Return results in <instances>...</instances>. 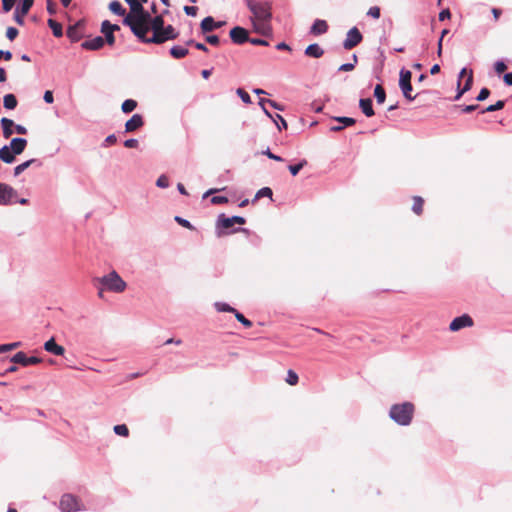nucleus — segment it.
<instances>
[{
	"instance_id": "obj_45",
	"label": "nucleus",
	"mask_w": 512,
	"mask_h": 512,
	"mask_svg": "<svg viewBox=\"0 0 512 512\" xmlns=\"http://www.w3.org/2000/svg\"><path fill=\"white\" fill-rule=\"evenodd\" d=\"M353 61L354 63H345V64H342L340 67H339V71H344V72H347V71H352L355 67V64L357 63L358 61V58L357 56L354 54L353 55Z\"/></svg>"
},
{
	"instance_id": "obj_36",
	"label": "nucleus",
	"mask_w": 512,
	"mask_h": 512,
	"mask_svg": "<svg viewBox=\"0 0 512 512\" xmlns=\"http://www.w3.org/2000/svg\"><path fill=\"white\" fill-rule=\"evenodd\" d=\"M34 162H35V159H30V160H27V161H25V162H23V163L19 164L18 166H16V167L14 168V175H15V176L20 175V174H21L22 172H24L27 168H29V167L32 165V163H34Z\"/></svg>"
},
{
	"instance_id": "obj_7",
	"label": "nucleus",
	"mask_w": 512,
	"mask_h": 512,
	"mask_svg": "<svg viewBox=\"0 0 512 512\" xmlns=\"http://www.w3.org/2000/svg\"><path fill=\"white\" fill-rule=\"evenodd\" d=\"M363 40V36L357 27L351 28L346 35V39L343 42V47L346 50H351L359 45Z\"/></svg>"
},
{
	"instance_id": "obj_43",
	"label": "nucleus",
	"mask_w": 512,
	"mask_h": 512,
	"mask_svg": "<svg viewBox=\"0 0 512 512\" xmlns=\"http://www.w3.org/2000/svg\"><path fill=\"white\" fill-rule=\"evenodd\" d=\"M114 432L117 435L123 436V437H127L129 435V429L125 424H120V425L114 426Z\"/></svg>"
},
{
	"instance_id": "obj_60",
	"label": "nucleus",
	"mask_w": 512,
	"mask_h": 512,
	"mask_svg": "<svg viewBox=\"0 0 512 512\" xmlns=\"http://www.w3.org/2000/svg\"><path fill=\"white\" fill-rule=\"evenodd\" d=\"M251 44L253 45H260V46H268L269 43L264 40V39H260V38H249V41Z\"/></svg>"
},
{
	"instance_id": "obj_38",
	"label": "nucleus",
	"mask_w": 512,
	"mask_h": 512,
	"mask_svg": "<svg viewBox=\"0 0 512 512\" xmlns=\"http://www.w3.org/2000/svg\"><path fill=\"white\" fill-rule=\"evenodd\" d=\"M401 90H402V93L404 95V97L409 100V101H412L416 98V95H412L411 92H412V85L411 83L410 84H403V85H399Z\"/></svg>"
},
{
	"instance_id": "obj_40",
	"label": "nucleus",
	"mask_w": 512,
	"mask_h": 512,
	"mask_svg": "<svg viewBox=\"0 0 512 512\" xmlns=\"http://www.w3.org/2000/svg\"><path fill=\"white\" fill-rule=\"evenodd\" d=\"M217 226L219 228L221 227L223 229H229V228L233 227V223L231 222L230 218H226V217H224V215H221L218 218Z\"/></svg>"
},
{
	"instance_id": "obj_57",
	"label": "nucleus",
	"mask_w": 512,
	"mask_h": 512,
	"mask_svg": "<svg viewBox=\"0 0 512 512\" xmlns=\"http://www.w3.org/2000/svg\"><path fill=\"white\" fill-rule=\"evenodd\" d=\"M205 40L213 46H217L220 43V39L217 35H208Z\"/></svg>"
},
{
	"instance_id": "obj_20",
	"label": "nucleus",
	"mask_w": 512,
	"mask_h": 512,
	"mask_svg": "<svg viewBox=\"0 0 512 512\" xmlns=\"http://www.w3.org/2000/svg\"><path fill=\"white\" fill-rule=\"evenodd\" d=\"M104 45V39L101 36H97L93 39L84 41L81 46L86 50H98Z\"/></svg>"
},
{
	"instance_id": "obj_30",
	"label": "nucleus",
	"mask_w": 512,
	"mask_h": 512,
	"mask_svg": "<svg viewBox=\"0 0 512 512\" xmlns=\"http://www.w3.org/2000/svg\"><path fill=\"white\" fill-rule=\"evenodd\" d=\"M48 26L52 29L55 37H61L63 35L62 25L54 19L48 20Z\"/></svg>"
},
{
	"instance_id": "obj_34",
	"label": "nucleus",
	"mask_w": 512,
	"mask_h": 512,
	"mask_svg": "<svg viewBox=\"0 0 512 512\" xmlns=\"http://www.w3.org/2000/svg\"><path fill=\"white\" fill-rule=\"evenodd\" d=\"M137 107V102L133 99H127L125 100L122 105L121 109L124 113H130Z\"/></svg>"
},
{
	"instance_id": "obj_21",
	"label": "nucleus",
	"mask_w": 512,
	"mask_h": 512,
	"mask_svg": "<svg viewBox=\"0 0 512 512\" xmlns=\"http://www.w3.org/2000/svg\"><path fill=\"white\" fill-rule=\"evenodd\" d=\"M328 31V24L325 20L317 19L311 26V34L318 36L325 34Z\"/></svg>"
},
{
	"instance_id": "obj_48",
	"label": "nucleus",
	"mask_w": 512,
	"mask_h": 512,
	"mask_svg": "<svg viewBox=\"0 0 512 512\" xmlns=\"http://www.w3.org/2000/svg\"><path fill=\"white\" fill-rule=\"evenodd\" d=\"M216 309L220 312H232L235 313L236 309L226 303H216Z\"/></svg>"
},
{
	"instance_id": "obj_37",
	"label": "nucleus",
	"mask_w": 512,
	"mask_h": 512,
	"mask_svg": "<svg viewBox=\"0 0 512 512\" xmlns=\"http://www.w3.org/2000/svg\"><path fill=\"white\" fill-rule=\"evenodd\" d=\"M411 78H412V73L409 70L402 69L400 71L399 85L410 84Z\"/></svg>"
},
{
	"instance_id": "obj_5",
	"label": "nucleus",
	"mask_w": 512,
	"mask_h": 512,
	"mask_svg": "<svg viewBox=\"0 0 512 512\" xmlns=\"http://www.w3.org/2000/svg\"><path fill=\"white\" fill-rule=\"evenodd\" d=\"M179 32L172 25L164 26L163 30L160 31L155 37H149L144 34L142 38H138L143 43L162 44L168 40H174L178 38Z\"/></svg>"
},
{
	"instance_id": "obj_32",
	"label": "nucleus",
	"mask_w": 512,
	"mask_h": 512,
	"mask_svg": "<svg viewBox=\"0 0 512 512\" xmlns=\"http://www.w3.org/2000/svg\"><path fill=\"white\" fill-rule=\"evenodd\" d=\"M374 96L379 104L384 103V101L386 99V92H385L384 88L382 87V85H380V84L376 85L375 90H374Z\"/></svg>"
},
{
	"instance_id": "obj_53",
	"label": "nucleus",
	"mask_w": 512,
	"mask_h": 512,
	"mask_svg": "<svg viewBox=\"0 0 512 512\" xmlns=\"http://www.w3.org/2000/svg\"><path fill=\"white\" fill-rule=\"evenodd\" d=\"M19 345H20L19 342L0 345V353L13 350V349L19 347Z\"/></svg>"
},
{
	"instance_id": "obj_64",
	"label": "nucleus",
	"mask_w": 512,
	"mask_h": 512,
	"mask_svg": "<svg viewBox=\"0 0 512 512\" xmlns=\"http://www.w3.org/2000/svg\"><path fill=\"white\" fill-rule=\"evenodd\" d=\"M124 146L126 148H137L138 147V140L137 139H128L124 142Z\"/></svg>"
},
{
	"instance_id": "obj_15",
	"label": "nucleus",
	"mask_w": 512,
	"mask_h": 512,
	"mask_svg": "<svg viewBox=\"0 0 512 512\" xmlns=\"http://www.w3.org/2000/svg\"><path fill=\"white\" fill-rule=\"evenodd\" d=\"M225 22H216L213 17H205L200 24L202 33L206 34L224 25Z\"/></svg>"
},
{
	"instance_id": "obj_16",
	"label": "nucleus",
	"mask_w": 512,
	"mask_h": 512,
	"mask_svg": "<svg viewBox=\"0 0 512 512\" xmlns=\"http://www.w3.org/2000/svg\"><path fill=\"white\" fill-rule=\"evenodd\" d=\"M33 2L34 0H23L21 9L15 11L14 19L19 25L24 24V16L28 14Z\"/></svg>"
},
{
	"instance_id": "obj_61",
	"label": "nucleus",
	"mask_w": 512,
	"mask_h": 512,
	"mask_svg": "<svg viewBox=\"0 0 512 512\" xmlns=\"http://www.w3.org/2000/svg\"><path fill=\"white\" fill-rule=\"evenodd\" d=\"M211 202L213 204H224L228 202V198L225 196H213Z\"/></svg>"
},
{
	"instance_id": "obj_58",
	"label": "nucleus",
	"mask_w": 512,
	"mask_h": 512,
	"mask_svg": "<svg viewBox=\"0 0 512 512\" xmlns=\"http://www.w3.org/2000/svg\"><path fill=\"white\" fill-rule=\"evenodd\" d=\"M16 0H2L3 10L9 12L14 6Z\"/></svg>"
},
{
	"instance_id": "obj_23",
	"label": "nucleus",
	"mask_w": 512,
	"mask_h": 512,
	"mask_svg": "<svg viewBox=\"0 0 512 512\" xmlns=\"http://www.w3.org/2000/svg\"><path fill=\"white\" fill-rule=\"evenodd\" d=\"M324 54V50L316 43L310 44L305 49V55L312 58H320Z\"/></svg>"
},
{
	"instance_id": "obj_2",
	"label": "nucleus",
	"mask_w": 512,
	"mask_h": 512,
	"mask_svg": "<svg viewBox=\"0 0 512 512\" xmlns=\"http://www.w3.org/2000/svg\"><path fill=\"white\" fill-rule=\"evenodd\" d=\"M415 412V406L411 402L394 404L389 411L390 418L401 426L411 424Z\"/></svg>"
},
{
	"instance_id": "obj_18",
	"label": "nucleus",
	"mask_w": 512,
	"mask_h": 512,
	"mask_svg": "<svg viewBox=\"0 0 512 512\" xmlns=\"http://www.w3.org/2000/svg\"><path fill=\"white\" fill-rule=\"evenodd\" d=\"M44 349L49 352V353H52L54 355H57V356H61L64 354L65 352V349L63 346L61 345H58L56 342H55V339L54 338H51L49 339L48 341L45 342L44 344Z\"/></svg>"
},
{
	"instance_id": "obj_19",
	"label": "nucleus",
	"mask_w": 512,
	"mask_h": 512,
	"mask_svg": "<svg viewBox=\"0 0 512 512\" xmlns=\"http://www.w3.org/2000/svg\"><path fill=\"white\" fill-rule=\"evenodd\" d=\"M27 146V140L24 138H13L10 142V149L14 155H20Z\"/></svg>"
},
{
	"instance_id": "obj_33",
	"label": "nucleus",
	"mask_w": 512,
	"mask_h": 512,
	"mask_svg": "<svg viewBox=\"0 0 512 512\" xmlns=\"http://www.w3.org/2000/svg\"><path fill=\"white\" fill-rule=\"evenodd\" d=\"M285 382L290 386L297 385L299 382V377L297 373L294 370L289 369L287 371V377L285 378Z\"/></svg>"
},
{
	"instance_id": "obj_49",
	"label": "nucleus",
	"mask_w": 512,
	"mask_h": 512,
	"mask_svg": "<svg viewBox=\"0 0 512 512\" xmlns=\"http://www.w3.org/2000/svg\"><path fill=\"white\" fill-rule=\"evenodd\" d=\"M175 221H176L179 225H181L182 227H185V228H187V229H189V230H194V229H195V227H194V226H193V225H192L188 220L183 219V218H181V217H179V216H176V217H175Z\"/></svg>"
},
{
	"instance_id": "obj_14",
	"label": "nucleus",
	"mask_w": 512,
	"mask_h": 512,
	"mask_svg": "<svg viewBox=\"0 0 512 512\" xmlns=\"http://www.w3.org/2000/svg\"><path fill=\"white\" fill-rule=\"evenodd\" d=\"M254 31L263 35L269 36L272 34L271 21L266 20H252Z\"/></svg>"
},
{
	"instance_id": "obj_55",
	"label": "nucleus",
	"mask_w": 512,
	"mask_h": 512,
	"mask_svg": "<svg viewBox=\"0 0 512 512\" xmlns=\"http://www.w3.org/2000/svg\"><path fill=\"white\" fill-rule=\"evenodd\" d=\"M494 69H495L496 73L501 74L507 70V66L503 61H497L494 64Z\"/></svg>"
},
{
	"instance_id": "obj_63",
	"label": "nucleus",
	"mask_w": 512,
	"mask_h": 512,
	"mask_svg": "<svg viewBox=\"0 0 512 512\" xmlns=\"http://www.w3.org/2000/svg\"><path fill=\"white\" fill-rule=\"evenodd\" d=\"M102 24H104V27L110 29L112 32L120 30V27L117 24H112L108 20L103 21Z\"/></svg>"
},
{
	"instance_id": "obj_54",
	"label": "nucleus",
	"mask_w": 512,
	"mask_h": 512,
	"mask_svg": "<svg viewBox=\"0 0 512 512\" xmlns=\"http://www.w3.org/2000/svg\"><path fill=\"white\" fill-rule=\"evenodd\" d=\"M367 15L371 16L374 19L380 18V8L378 6L370 7L367 12Z\"/></svg>"
},
{
	"instance_id": "obj_4",
	"label": "nucleus",
	"mask_w": 512,
	"mask_h": 512,
	"mask_svg": "<svg viewBox=\"0 0 512 512\" xmlns=\"http://www.w3.org/2000/svg\"><path fill=\"white\" fill-rule=\"evenodd\" d=\"M96 281L99 284H101L105 289L115 293H121L126 288L125 281L119 276V274L116 271H112L101 278H97Z\"/></svg>"
},
{
	"instance_id": "obj_47",
	"label": "nucleus",
	"mask_w": 512,
	"mask_h": 512,
	"mask_svg": "<svg viewBox=\"0 0 512 512\" xmlns=\"http://www.w3.org/2000/svg\"><path fill=\"white\" fill-rule=\"evenodd\" d=\"M336 121L343 124V126H352L356 123V120L351 117H336Z\"/></svg>"
},
{
	"instance_id": "obj_29",
	"label": "nucleus",
	"mask_w": 512,
	"mask_h": 512,
	"mask_svg": "<svg viewBox=\"0 0 512 512\" xmlns=\"http://www.w3.org/2000/svg\"><path fill=\"white\" fill-rule=\"evenodd\" d=\"M18 102L14 94H6L3 98V105L6 109H15Z\"/></svg>"
},
{
	"instance_id": "obj_12",
	"label": "nucleus",
	"mask_w": 512,
	"mask_h": 512,
	"mask_svg": "<svg viewBox=\"0 0 512 512\" xmlns=\"http://www.w3.org/2000/svg\"><path fill=\"white\" fill-rule=\"evenodd\" d=\"M11 361L22 366H29L39 364L41 359L35 356L28 357L24 352L20 351L11 358Z\"/></svg>"
},
{
	"instance_id": "obj_24",
	"label": "nucleus",
	"mask_w": 512,
	"mask_h": 512,
	"mask_svg": "<svg viewBox=\"0 0 512 512\" xmlns=\"http://www.w3.org/2000/svg\"><path fill=\"white\" fill-rule=\"evenodd\" d=\"M359 106H360L362 112L367 117H372L375 114L373 107H372V100L370 98L360 99Z\"/></svg>"
},
{
	"instance_id": "obj_50",
	"label": "nucleus",
	"mask_w": 512,
	"mask_h": 512,
	"mask_svg": "<svg viewBox=\"0 0 512 512\" xmlns=\"http://www.w3.org/2000/svg\"><path fill=\"white\" fill-rule=\"evenodd\" d=\"M18 29L15 27H8L6 30V36L10 41H13L18 36Z\"/></svg>"
},
{
	"instance_id": "obj_10",
	"label": "nucleus",
	"mask_w": 512,
	"mask_h": 512,
	"mask_svg": "<svg viewBox=\"0 0 512 512\" xmlns=\"http://www.w3.org/2000/svg\"><path fill=\"white\" fill-rule=\"evenodd\" d=\"M473 324V319L468 314H463L462 316L456 317L452 320L449 325V329L455 332L465 327H471Z\"/></svg>"
},
{
	"instance_id": "obj_13",
	"label": "nucleus",
	"mask_w": 512,
	"mask_h": 512,
	"mask_svg": "<svg viewBox=\"0 0 512 512\" xmlns=\"http://www.w3.org/2000/svg\"><path fill=\"white\" fill-rule=\"evenodd\" d=\"M147 33L149 31H152V36L155 37L157 34L160 33L161 30L164 28V19L162 15H158L154 18L150 16V19L147 21Z\"/></svg>"
},
{
	"instance_id": "obj_28",
	"label": "nucleus",
	"mask_w": 512,
	"mask_h": 512,
	"mask_svg": "<svg viewBox=\"0 0 512 512\" xmlns=\"http://www.w3.org/2000/svg\"><path fill=\"white\" fill-rule=\"evenodd\" d=\"M189 51L187 48L182 46H173L170 49V55L175 59H182L188 55Z\"/></svg>"
},
{
	"instance_id": "obj_56",
	"label": "nucleus",
	"mask_w": 512,
	"mask_h": 512,
	"mask_svg": "<svg viewBox=\"0 0 512 512\" xmlns=\"http://www.w3.org/2000/svg\"><path fill=\"white\" fill-rule=\"evenodd\" d=\"M490 95V90L488 88H482L477 96L478 101L486 100Z\"/></svg>"
},
{
	"instance_id": "obj_27",
	"label": "nucleus",
	"mask_w": 512,
	"mask_h": 512,
	"mask_svg": "<svg viewBox=\"0 0 512 512\" xmlns=\"http://www.w3.org/2000/svg\"><path fill=\"white\" fill-rule=\"evenodd\" d=\"M412 200V211L418 216L422 215L424 209V199L420 196H414Z\"/></svg>"
},
{
	"instance_id": "obj_52",
	"label": "nucleus",
	"mask_w": 512,
	"mask_h": 512,
	"mask_svg": "<svg viewBox=\"0 0 512 512\" xmlns=\"http://www.w3.org/2000/svg\"><path fill=\"white\" fill-rule=\"evenodd\" d=\"M274 118L276 119L275 123L277 124L279 130L282 128L287 129V122L280 114H276Z\"/></svg>"
},
{
	"instance_id": "obj_8",
	"label": "nucleus",
	"mask_w": 512,
	"mask_h": 512,
	"mask_svg": "<svg viewBox=\"0 0 512 512\" xmlns=\"http://www.w3.org/2000/svg\"><path fill=\"white\" fill-rule=\"evenodd\" d=\"M467 76V79L465 81V84L463 86L462 89H460L457 93V95L455 96V100H458L460 99V97L467 91H469L472 87V84H473V71L472 70H468L466 68H463L461 71H460V74H459V82H458V87L460 86V80Z\"/></svg>"
},
{
	"instance_id": "obj_1",
	"label": "nucleus",
	"mask_w": 512,
	"mask_h": 512,
	"mask_svg": "<svg viewBox=\"0 0 512 512\" xmlns=\"http://www.w3.org/2000/svg\"><path fill=\"white\" fill-rule=\"evenodd\" d=\"M130 7V12L125 15L123 24L128 26L137 38L147 34V21L150 14L144 9L143 3L139 0H124Z\"/></svg>"
},
{
	"instance_id": "obj_59",
	"label": "nucleus",
	"mask_w": 512,
	"mask_h": 512,
	"mask_svg": "<svg viewBox=\"0 0 512 512\" xmlns=\"http://www.w3.org/2000/svg\"><path fill=\"white\" fill-rule=\"evenodd\" d=\"M184 12L189 16H196L198 7L196 6H184Z\"/></svg>"
},
{
	"instance_id": "obj_22",
	"label": "nucleus",
	"mask_w": 512,
	"mask_h": 512,
	"mask_svg": "<svg viewBox=\"0 0 512 512\" xmlns=\"http://www.w3.org/2000/svg\"><path fill=\"white\" fill-rule=\"evenodd\" d=\"M82 26L83 24L81 22H78L75 25L70 26L66 32L67 37L71 39V41L73 42L80 40V38L82 37V33L80 31Z\"/></svg>"
},
{
	"instance_id": "obj_35",
	"label": "nucleus",
	"mask_w": 512,
	"mask_h": 512,
	"mask_svg": "<svg viewBox=\"0 0 512 512\" xmlns=\"http://www.w3.org/2000/svg\"><path fill=\"white\" fill-rule=\"evenodd\" d=\"M101 32L105 35V40L109 45H113L115 43L114 32L110 29L105 28L104 24H101Z\"/></svg>"
},
{
	"instance_id": "obj_41",
	"label": "nucleus",
	"mask_w": 512,
	"mask_h": 512,
	"mask_svg": "<svg viewBox=\"0 0 512 512\" xmlns=\"http://www.w3.org/2000/svg\"><path fill=\"white\" fill-rule=\"evenodd\" d=\"M504 106H505V101L499 100L495 104L490 105L487 108L483 109L481 111V113L483 114V113H486V112H494V111H497V110H501V109L504 108Z\"/></svg>"
},
{
	"instance_id": "obj_62",
	"label": "nucleus",
	"mask_w": 512,
	"mask_h": 512,
	"mask_svg": "<svg viewBox=\"0 0 512 512\" xmlns=\"http://www.w3.org/2000/svg\"><path fill=\"white\" fill-rule=\"evenodd\" d=\"M116 141H117L116 136L114 134H111V135L106 137V139L104 140L103 145L108 147V146H111V145L115 144Z\"/></svg>"
},
{
	"instance_id": "obj_3",
	"label": "nucleus",
	"mask_w": 512,
	"mask_h": 512,
	"mask_svg": "<svg viewBox=\"0 0 512 512\" xmlns=\"http://www.w3.org/2000/svg\"><path fill=\"white\" fill-rule=\"evenodd\" d=\"M247 7L253 14L252 20L271 21L272 12L271 4L267 1L246 0Z\"/></svg>"
},
{
	"instance_id": "obj_17",
	"label": "nucleus",
	"mask_w": 512,
	"mask_h": 512,
	"mask_svg": "<svg viewBox=\"0 0 512 512\" xmlns=\"http://www.w3.org/2000/svg\"><path fill=\"white\" fill-rule=\"evenodd\" d=\"M144 125V120L142 115L134 114L126 123H125V131L126 132H134L137 129L141 128Z\"/></svg>"
},
{
	"instance_id": "obj_9",
	"label": "nucleus",
	"mask_w": 512,
	"mask_h": 512,
	"mask_svg": "<svg viewBox=\"0 0 512 512\" xmlns=\"http://www.w3.org/2000/svg\"><path fill=\"white\" fill-rule=\"evenodd\" d=\"M16 197V191L9 185L0 182V205H9Z\"/></svg>"
},
{
	"instance_id": "obj_26",
	"label": "nucleus",
	"mask_w": 512,
	"mask_h": 512,
	"mask_svg": "<svg viewBox=\"0 0 512 512\" xmlns=\"http://www.w3.org/2000/svg\"><path fill=\"white\" fill-rule=\"evenodd\" d=\"M0 159L5 163H12L15 160V155L11 151L9 146H3L0 148Z\"/></svg>"
},
{
	"instance_id": "obj_46",
	"label": "nucleus",
	"mask_w": 512,
	"mask_h": 512,
	"mask_svg": "<svg viewBox=\"0 0 512 512\" xmlns=\"http://www.w3.org/2000/svg\"><path fill=\"white\" fill-rule=\"evenodd\" d=\"M237 94L238 96L242 99V101L246 104H250L252 101H251V97L249 96V94L242 88H238L237 89Z\"/></svg>"
},
{
	"instance_id": "obj_44",
	"label": "nucleus",
	"mask_w": 512,
	"mask_h": 512,
	"mask_svg": "<svg viewBox=\"0 0 512 512\" xmlns=\"http://www.w3.org/2000/svg\"><path fill=\"white\" fill-rule=\"evenodd\" d=\"M235 317L236 319L242 323L245 327L250 328L252 326V322L248 320L242 313L235 311Z\"/></svg>"
},
{
	"instance_id": "obj_6",
	"label": "nucleus",
	"mask_w": 512,
	"mask_h": 512,
	"mask_svg": "<svg viewBox=\"0 0 512 512\" xmlns=\"http://www.w3.org/2000/svg\"><path fill=\"white\" fill-rule=\"evenodd\" d=\"M60 509L62 512H76L82 510V506L76 496L64 494L60 500Z\"/></svg>"
},
{
	"instance_id": "obj_51",
	"label": "nucleus",
	"mask_w": 512,
	"mask_h": 512,
	"mask_svg": "<svg viewBox=\"0 0 512 512\" xmlns=\"http://www.w3.org/2000/svg\"><path fill=\"white\" fill-rule=\"evenodd\" d=\"M156 185L160 188H167L169 186V179L165 175H161L156 182Z\"/></svg>"
},
{
	"instance_id": "obj_25",
	"label": "nucleus",
	"mask_w": 512,
	"mask_h": 512,
	"mask_svg": "<svg viewBox=\"0 0 512 512\" xmlns=\"http://www.w3.org/2000/svg\"><path fill=\"white\" fill-rule=\"evenodd\" d=\"M1 126H2V130H3L4 138H6V139L10 138L11 135L13 134V127H14L13 120L4 117L1 119Z\"/></svg>"
},
{
	"instance_id": "obj_39",
	"label": "nucleus",
	"mask_w": 512,
	"mask_h": 512,
	"mask_svg": "<svg viewBox=\"0 0 512 512\" xmlns=\"http://www.w3.org/2000/svg\"><path fill=\"white\" fill-rule=\"evenodd\" d=\"M273 192L269 187L261 188L255 195L253 202L257 201L258 199L262 197H269L272 198Z\"/></svg>"
},
{
	"instance_id": "obj_11",
	"label": "nucleus",
	"mask_w": 512,
	"mask_h": 512,
	"mask_svg": "<svg viewBox=\"0 0 512 512\" xmlns=\"http://www.w3.org/2000/svg\"><path fill=\"white\" fill-rule=\"evenodd\" d=\"M230 38L233 43L235 44H243L247 41H249V34L246 29L240 26H236L230 30Z\"/></svg>"
},
{
	"instance_id": "obj_31",
	"label": "nucleus",
	"mask_w": 512,
	"mask_h": 512,
	"mask_svg": "<svg viewBox=\"0 0 512 512\" xmlns=\"http://www.w3.org/2000/svg\"><path fill=\"white\" fill-rule=\"evenodd\" d=\"M109 9L114 13V14H117L119 16H124L125 13H126V10L123 8V6L121 5V3L119 1H112L110 4H109Z\"/></svg>"
},
{
	"instance_id": "obj_42",
	"label": "nucleus",
	"mask_w": 512,
	"mask_h": 512,
	"mask_svg": "<svg viewBox=\"0 0 512 512\" xmlns=\"http://www.w3.org/2000/svg\"><path fill=\"white\" fill-rule=\"evenodd\" d=\"M306 165H307V160H306V159H303V160H301V161H300L298 164H296V165H290V166L288 167V169H289L290 173H291L293 176H296V175L299 173V171H300L304 166H306Z\"/></svg>"
}]
</instances>
